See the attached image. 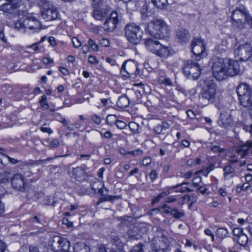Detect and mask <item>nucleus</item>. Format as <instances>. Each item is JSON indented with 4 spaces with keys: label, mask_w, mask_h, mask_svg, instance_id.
<instances>
[{
    "label": "nucleus",
    "mask_w": 252,
    "mask_h": 252,
    "mask_svg": "<svg viewBox=\"0 0 252 252\" xmlns=\"http://www.w3.org/2000/svg\"><path fill=\"white\" fill-rule=\"evenodd\" d=\"M252 155V142H247L246 144L239 146L234 155L231 156L227 164L222 167L223 177L225 180H228L235 177H238L239 172L236 164L239 163L240 166L246 164L245 161L240 162L241 159L247 158Z\"/></svg>",
    "instance_id": "obj_1"
},
{
    "label": "nucleus",
    "mask_w": 252,
    "mask_h": 252,
    "mask_svg": "<svg viewBox=\"0 0 252 252\" xmlns=\"http://www.w3.org/2000/svg\"><path fill=\"white\" fill-rule=\"evenodd\" d=\"M149 34L154 38L145 40V45L147 50L156 54L160 47V43L157 39H164L169 34L168 26L162 20H157L149 23L147 26Z\"/></svg>",
    "instance_id": "obj_2"
},
{
    "label": "nucleus",
    "mask_w": 252,
    "mask_h": 252,
    "mask_svg": "<svg viewBox=\"0 0 252 252\" xmlns=\"http://www.w3.org/2000/svg\"><path fill=\"white\" fill-rule=\"evenodd\" d=\"M41 23L34 17L30 16L22 17L15 23V28L25 32L28 30L32 32H38L42 29Z\"/></svg>",
    "instance_id": "obj_3"
},
{
    "label": "nucleus",
    "mask_w": 252,
    "mask_h": 252,
    "mask_svg": "<svg viewBox=\"0 0 252 252\" xmlns=\"http://www.w3.org/2000/svg\"><path fill=\"white\" fill-rule=\"evenodd\" d=\"M248 13L249 10L244 6L237 8L232 12V23L239 30H243L246 28V17Z\"/></svg>",
    "instance_id": "obj_4"
},
{
    "label": "nucleus",
    "mask_w": 252,
    "mask_h": 252,
    "mask_svg": "<svg viewBox=\"0 0 252 252\" xmlns=\"http://www.w3.org/2000/svg\"><path fill=\"white\" fill-rule=\"evenodd\" d=\"M125 35L128 41L136 44L142 38L143 32L138 25L131 23L127 24L125 28Z\"/></svg>",
    "instance_id": "obj_5"
},
{
    "label": "nucleus",
    "mask_w": 252,
    "mask_h": 252,
    "mask_svg": "<svg viewBox=\"0 0 252 252\" xmlns=\"http://www.w3.org/2000/svg\"><path fill=\"white\" fill-rule=\"evenodd\" d=\"M212 69L214 77L219 81L225 79V66L226 62L224 63L223 59L219 57H214L212 59Z\"/></svg>",
    "instance_id": "obj_6"
},
{
    "label": "nucleus",
    "mask_w": 252,
    "mask_h": 252,
    "mask_svg": "<svg viewBox=\"0 0 252 252\" xmlns=\"http://www.w3.org/2000/svg\"><path fill=\"white\" fill-rule=\"evenodd\" d=\"M202 82L204 86L201 93L202 98L206 99L209 101H214L216 97V84L212 80H204L200 81L201 84Z\"/></svg>",
    "instance_id": "obj_7"
},
{
    "label": "nucleus",
    "mask_w": 252,
    "mask_h": 252,
    "mask_svg": "<svg viewBox=\"0 0 252 252\" xmlns=\"http://www.w3.org/2000/svg\"><path fill=\"white\" fill-rule=\"evenodd\" d=\"M200 67L199 64L191 60H188L184 62L183 72L189 79L196 80L200 74Z\"/></svg>",
    "instance_id": "obj_8"
},
{
    "label": "nucleus",
    "mask_w": 252,
    "mask_h": 252,
    "mask_svg": "<svg viewBox=\"0 0 252 252\" xmlns=\"http://www.w3.org/2000/svg\"><path fill=\"white\" fill-rule=\"evenodd\" d=\"M234 53L241 61H252V46L249 43L240 44L234 50Z\"/></svg>",
    "instance_id": "obj_9"
},
{
    "label": "nucleus",
    "mask_w": 252,
    "mask_h": 252,
    "mask_svg": "<svg viewBox=\"0 0 252 252\" xmlns=\"http://www.w3.org/2000/svg\"><path fill=\"white\" fill-rule=\"evenodd\" d=\"M191 49L197 61H199L207 56L203 39L194 38L192 40Z\"/></svg>",
    "instance_id": "obj_10"
},
{
    "label": "nucleus",
    "mask_w": 252,
    "mask_h": 252,
    "mask_svg": "<svg viewBox=\"0 0 252 252\" xmlns=\"http://www.w3.org/2000/svg\"><path fill=\"white\" fill-rule=\"evenodd\" d=\"M52 246L57 251L69 252L70 245L69 242L66 239L55 236L52 239Z\"/></svg>",
    "instance_id": "obj_11"
},
{
    "label": "nucleus",
    "mask_w": 252,
    "mask_h": 252,
    "mask_svg": "<svg viewBox=\"0 0 252 252\" xmlns=\"http://www.w3.org/2000/svg\"><path fill=\"white\" fill-rule=\"evenodd\" d=\"M225 78L227 76H234L240 72V65L237 61L231 59L226 60L225 66Z\"/></svg>",
    "instance_id": "obj_12"
},
{
    "label": "nucleus",
    "mask_w": 252,
    "mask_h": 252,
    "mask_svg": "<svg viewBox=\"0 0 252 252\" xmlns=\"http://www.w3.org/2000/svg\"><path fill=\"white\" fill-rule=\"evenodd\" d=\"M119 21V16L117 11L111 12L109 17L105 21L103 24V29L107 32H111L116 28Z\"/></svg>",
    "instance_id": "obj_13"
},
{
    "label": "nucleus",
    "mask_w": 252,
    "mask_h": 252,
    "mask_svg": "<svg viewBox=\"0 0 252 252\" xmlns=\"http://www.w3.org/2000/svg\"><path fill=\"white\" fill-rule=\"evenodd\" d=\"M232 118L229 112L223 111L220 113L218 123L219 125L224 128H228L232 124Z\"/></svg>",
    "instance_id": "obj_14"
},
{
    "label": "nucleus",
    "mask_w": 252,
    "mask_h": 252,
    "mask_svg": "<svg viewBox=\"0 0 252 252\" xmlns=\"http://www.w3.org/2000/svg\"><path fill=\"white\" fill-rule=\"evenodd\" d=\"M70 174L72 178L80 182L84 181L88 177L85 167L82 166L73 168Z\"/></svg>",
    "instance_id": "obj_15"
},
{
    "label": "nucleus",
    "mask_w": 252,
    "mask_h": 252,
    "mask_svg": "<svg viewBox=\"0 0 252 252\" xmlns=\"http://www.w3.org/2000/svg\"><path fill=\"white\" fill-rule=\"evenodd\" d=\"M59 11L57 8L53 5L50 7L42 9L41 11V16L47 21H52L58 18Z\"/></svg>",
    "instance_id": "obj_16"
},
{
    "label": "nucleus",
    "mask_w": 252,
    "mask_h": 252,
    "mask_svg": "<svg viewBox=\"0 0 252 252\" xmlns=\"http://www.w3.org/2000/svg\"><path fill=\"white\" fill-rule=\"evenodd\" d=\"M137 67L136 64L133 62L130 61H125L121 68V73L124 76L128 77L130 74H132L134 72L135 69Z\"/></svg>",
    "instance_id": "obj_17"
},
{
    "label": "nucleus",
    "mask_w": 252,
    "mask_h": 252,
    "mask_svg": "<svg viewBox=\"0 0 252 252\" xmlns=\"http://www.w3.org/2000/svg\"><path fill=\"white\" fill-rule=\"evenodd\" d=\"M11 182L14 189L20 191L24 190L25 182L22 174H16L14 175L11 178Z\"/></svg>",
    "instance_id": "obj_18"
},
{
    "label": "nucleus",
    "mask_w": 252,
    "mask_h": 252,
    "mask_svg": "<svg viewBox=\"0 0 252 252\" xmlns=\"http://www.w3.org/2000/svg\"><path fill=\"white\" fill-rule=\"evenodd\" d=\"M143 92V84H136L135 85L132 95V99L135 103H139L142 101V97Z\"/></svg>",
    "instance_id": "obj_19"
},
{
    "label": "nucleus",
    "mask_w": 252,
    "mask_h": 252,
    "mask_svg": "<svg viewBox=\"0 0 252 252\" xmlns=\"http://www.w3.org/2000/svg\"><path fill=\"white\" fill-rule=\"evenodd\" d=\"M238 97L245 96H252V91L250 86L247 83L240 84L237 88Z\"/></svg>",
    "instance_id": "obj_20"
},
{
    "label": "nucleus",
    "mask_w": 252,
    "mask_h": 252,
    "mask_svg": "<svg viewBox=\"0 0 252 252\" xmlns=\"http://www.w3.org/2000/svg\"><path fill=\"white\" fill-rule=\"evenodd\" d=\"M98 193L101 195L103 197H100L98 200L97 202V204L104 201H112L114 199L118 198L117 196L108 195V190L106 188L104 187L103 185Z\"/></svg>",
    "instance_id": "obj_21"
},
{
    "label": "nucleus",
    "mask_w": 252,
    "mask_h": 252,
    "mask_svg": "<svg viewBox=\"0 0 252 252\" xmlns=\"http://www.w3.org/2000/svg\"><path fill=\"white\" fill-rule=\"evenodd\" d=\"M107 14V10L105 8H102L99 6L95 7L93 12L94 17L97 20H102Z\"/></svg>",
    "instance_id": "obj_22"
},
{
    "label": "nucleus",
    "mask_w": 252,
    "mask_h": 252,
    "mask_svg": "<svg viewBox=\"0 0 252 252\" xmlns=\"http://www.w3.org/2000/svg\"><path fill=\"white\" fill-rule=\"evenodd\" d=\"M170 124L167 122H162L161 124L158 125L154 128V132L157 134H165V131L169 128Z\"/></svg>",
    "instance_id": "obj_23"
},
{
    "label": "nucleus",
    "mask_w": 252,
    "mask_h": 252,
    "mask_svg": "<svg viewBox=\"0 0 252 252\" xmlns=\"http://www.w3.org/2000/svg\"><path fill=\"white\" fill-rule=\"evenodd\" d=\"M158 82L159 84L165 86H172L173 83L171 80L168 78L164 72H160L157 77Z\"/></svg>",
    "instance_id": "obj_24"
},
{
    "label": "nucleus",
    "mask_w": 252,
    "mask_h": 252,
    "mask_svg": "<svg viewBox=\"0 0 252 252\" xmlns=\"http://www.w3.org/2000/svg\"><path fill=\"white\" fill-rule=\"evenodd\" d=\"M176 36L179 41L181 42H188L190 37L189 31L184 29H182L177 32Z\"/></svg>",
    "instance_id": "obj_25"
},
{
    "label": "nucleus",
    "mask_w": 252,
    "mask_h": 252,
    "mask_svg": "<svg viewBox=\"0 0 252 252\" xmlns=\"http://www.w3.org/2000/svg\"><path fill=\"white\" fill-rule=\"evenodd\" d=\"M171 54V50L168 47L160 43V47L158 50L156 55L160 57L167 58Z\"/></svg>",
    "instance_id": "obj_26"
},
{
    "label": "nucleus",
    "mask_w": 252,
    "mask_h": 252,
    "mask_svg": "<svg viewBox=\"0 0 252 252\" xmlns=\"http://www.w3.org/2000/svg\"><path fill=\"white\" fill-rule=\"evenodd\" d=\"M238 98L240 104L244 107L250 109V107L252 106V96H241Z\"/></svg>",
    "instance_id": "obj_27"
},
{
    "label": "nucleus",
    "mask_w": 252,
    "mask_h": 252,
    "mask_svg": "<svg viewBox=\"0 0 252 252\" xmlns=\"http://www.w3.org/2000/svg\"><path fill=\"white\" fill-rule=\"evenodd\" d=\"M129 104L128 98L126 95L121 96L117 102V106L121 108L127 107Z\"/></svg>",
    "instance_id": "obj_28"
},
{
    "label": "nucleus",
    "mask_w": 252,
    "mask_h": 252,
    "mask_svg": "<svg viewBox=\"0 0 252 252\" xmlns=\"http://www.w3.org/2000/svg\"><path fill=\"white\" fill-rule=\"evenodd\" d=\"M130 130L134 134H138L142 131V127L135 122H130L128 124Z\"/></svg>",
    "instance_id": "obj_29"
},
{
    "label": "nucleus",
    "mask_w": 252,
    "mask_h": 252,
    "mask_svg": "<svg viewBox=\"0 0 252 252\" xmlns=\"http://www.w3.org/2000/svg\"><path fill=\"white\" fill-rule=\"evenodd\" d=\"M118 117L115 115L109 114L106 118V123L109 126H115L117 122Z\"/></svg>",
    "instance_id": "obj_30"
},
{
    "label": "nucleus",
    "mask_w": 252,
    "mask_h": 252,
    "mask_svg": "<svg viewBox=\"0 0 252 252\" xmlns=\"http://www.w3.org/2000/svg\"><path fill=\"white\" fill-rule=\"evenodd\" d=\"M152 3L158 9H163L167 5V0H151Z\"/></svg>",
    "instance_id": "obj_31"
},
{
    "label": "nucleus",
    "mask_w": 252,
    "mask_h": 252,
    "mask_svg": "<svg viewBox=\"0 0 252 252\" xmlns=\"http://www.w3.org/2000/svg\"><path fill=\"white\" fill-rule=\"evenodd\" d=\"M41 107L43 110L49 109V104L47 102V98L45 94H43L41 96V99L39 101Z\"/></svg>",
    "instance_id": "obj_32"
},
{
    "label": "nucleus",
    "mask_w": 252,
    "mask_h": 252,
    "mask_svg": "<svg viewBox=\"0 0 252 252\" xmlns=\"http://www.w3.org/2000/svg\"><path fill=\"white\" fill-rule=\"evenodd\" d=\"M237 241L239 245L242 246H245L247 244L248 238L246 234L243 233L237 237Z\"/></svg>",
    "instance_id": "obj_33"
},
{
    "label": "nucleus",
    "mask_w": 252,
    "mask_h": 252,
    "mask_svg": "<svg viewBox=\"0 0 252 252\" xmlns=\"http://www.w3.org/2000/svg\"><path fill=\"white\" fill-rule=\"evenodd\" d=\"M216 234L220 239H223L227 236L228 231L226 228H220L217 230Z\"/></svg>",
    "instance_id": "obj_34"
},
{
    "label": "nucleus",
    "mask_w": 252,
    "mask_h": 252,
    "mask_svg": "<svg viewBox=\"0 0 252 252\" xmlns=\"http://www.w3.org/2000/svg\"><path fill=\"white\" fill-rule=\"evenodd\" d=\"M162 241H163L164 244L162 246V248L160 249H155V252H166V249H167V247H168V244H169V240L168 239L164 237H162Z\"/></svg>",
    "instance_id": "obj_35"
},
{
    "label": "nucleus",
    "mask_w": 252,
    "mask_h": 252,
    "mask_svg": "<svg viewBox=\"0 0 252 252\" xmlns=\"http://www.w3.org/2000/svg\"><path fill=\"white\" fill-rule=\"evenodd\" d=\"M91 186L95 193H98L103 187V184L100 182H93Z\"/></svg>",
    "instance_id": "obj_36"
},
{
    "label": "nucleus",
    "mask_w": 252,
    "mask_h": 252,
    "mask_svg": "<svg viewBox=\"0 0 252 252\" xmlns=\"http://www.w3.org/2000/svg\"><path fill=\"white\" fill-rule=\"evenodd\" d=\"M37 3L43 7V9L47 8L52 5L50 0H37Z\"/></svg>",
    "instance_id": "obj_37"
},
{
    "label": "nucleus",
    "mask_w": 252,
    "mask_h": 252,
    "mask_svg": "<svg viewBox=\"0 0 252 252\" xmlns=\"http://www.w3.org/2000/svg\"><path fill=\"white\" fill-rule=\"evenodd\" d=\"M169 194L170 192L169 191H165L161 192L153 199L152 203H156L158 202L161 198L165 197Z\"/></svg>",
    "instance_id": "obj_38"
},
{
    "label": "nucleus",
    "mask_w": 252,
    "mask_h": 252,
    "mask_svg": "<svg viewBox=\"0 0 252 252\" xmlns=\"http://www.w3.org/2000/svg\"><path fill=\"white\" fill-rule=\"evenodd\" d=\"M73 250L74 252H88V248L84 245L77 244Z\"/></svg>",
    "instance_id": "obj_39"
},
{
    "label": "nucleus",
    "mask_w": 252,
    "mask_h": 252,
    "mask_svg": "<svg viewBox=\"0 0 252 252\" xmlns=\"http://www.w3.org/2000/svg\"><path fill=\"white\" fill-rule=\"evenodd\" d=\"M58 201L54 197L50 196L45 201V204L48 205H51L54 207Z\"/></svg>",
    "instance_id": "obj_40"
},
{
    "label": "nucleus",
    "mask_w": 252,
    "mask_h": 252,
    "mask_svg": "<svg viewBox=\"0 0 252 252\" xmlns=\"http://www.w3.org/2000/svg\"><path fill=\"white\" fill-rule=\"evenodd\" d=\"M100 135V137L101 138H106V139H111L113 134L110 131H107L105 133H103L101 131H98Z\"/></svg>",
    "instance_id": "obj_41"
},
{
    "label": "nucleus",
    "mask_w": 252,
    "mask_h": 252,
    "mask_svg": "<svg viewBox=\"0 0 252 252\" xmlns=\"http://www.w3.org/2000/svg\"><path fill=\"white\" fill-rule=\"evenodd\" d=\"M171 215H173L174 218L179 219L184 216V213L182 212L179 211L177 209L174 208L172 209Z\"/></svg>",
    "instance_id": "obj_42"
},
{
    "label": "nucleus",
    "mask_w": 252,
    "mask_h": 252,
    "mask_svg": "<svg viewBox=\"0 0 252 252\" xmlns=\"http://www.w3.org/2000/svg\"><path fill=\"white\" fill-rule=\"evenodd\" d=\"M143 153V151L139 149L128 152L129 156L131 157H137L142 155Z\"/></svg>",
    "instance_id": "obj_43"
},
{
    "label": "nucleus",
    "mask_w": 252,
    "mask_h": 252,
    "mask_svg": "<svg viewBox=\"0 0 252 252\" xmlns=\"http://www.w3.org/2000/svg\"><path fill=\"white\" fill-rule=\"evenodd\" d=\"M88 44L94 51H97L98 50L99 47L98 45L93 39H90L89 40Z\"/></svg>",
    "instance_id": "obj_44"
},
{
    "label": "nucleus",
    "mask_w": 252,
    "mask_h": 252,
    "mask_svg": "<svg viewBox=\"0 0 252 252\" xmlns=\"http://www.w3.org/2000/svg\"><path fill=\"white\" fill-rule=\"evenodd\" d=\"M201 182L202 178L197 175H196V176L192 179V185L194 187H198Z\"/></svg>",
    "instance_id": "obj_45"
},
{
    "label": "nucleus",
    "mask_w": 252,
    "mask_h": 252,
    "mask_svg": "<svg viewBox=\"0 0 252 252\" xmlns=\"http://www.w3.org/2000/svg\"><path fill=\"white\" fill-rule=\"evenodd\" d=\"M115 125L118 128L120 129H123L126 126V124L124 121L119 120V119Z\"/></svg>",
    "instance_id": "obj_46"
},
{
    "label": "nucleus",
    "mask_w": 252,
    "mask_h": 252,
    "mask_svg": "<svg viewBox=\"0 0 252 252\" xmlns=\"http://www.w3.org/2000/svg\"><path fill=\"white\" fill-rule=\"evenodd\" d=\"M112 243L116 247H119L120 248L123 245L121 240H120V238L117 236L115 237L112 239Z\"/></svg>",
    "instance_id": "obj_47"
},
{
    "label": "nucleus",
    "mask_w": 252,
    "mask_h": 252,
    "mask_svg": "<svg viewBox=\"0 0 252 252\" xmlns=\"http://www.w3.org/2000/svg\"><path fill=\"white\" fill-rule=\"evenodd\" d=\"M149 177L152 182H153L158 177V173L157 171L155 169L152 170L149 174Z\"/></svg>",
    "instance_id": "obj_48"
},
{
    "label": "nucleus",
    "mask_w": 252,
    "mask_h": 252,
    "mask_svg": "<svg viewBox=\"0 0 252 252\" xmlns=\"http://www.w3.org/2000/svg\"><path fill=\"white\" fill-rule=\"evenodd\" d=\"M208 189L206 185L199 186L197 189V190L199 191L202 194H208L209 192L208 191Z\"/></svg>",
    "instance_id": "obj_49"
},
{
    "label": "nucleus",
    "mask_w": 252,
    "mask_h": 252,
    "mask_svg": "<svg viewBox=\"0 0 252 252\" xmlns=\"http://www.w3.org/2000/svg\"><path fill=\"white\" fill-rule=\"evenodd\" d=\"M91 120L96 125H99L101 123V118L100 116L94 114L91 116Z\"/></svg>",
    "instance_id": "obj_50"
},
{
    "label": "nucleus",
    "mask_w": 252,
    "mask_h": 252,
    "mask_svg": "<svg viewBox=\"0 0 252 252\" xmlns=\"http://www.w3.org/2000/svg\"><path fill=\"white\" fill-rule=\"evenodd\" d=\"M170 168L171 167L170 165L167 164L164 165L163 166V170L161 176H163L164 178L166 177L168 171L170 169Z\"/></svg>",
    "instance_id": "obj_51"
},
{
    "label": "nucleus",
    "mask_w": 252,
    "mask_h": 252,
    "mask_svg": "<svg viewBox=\"0 0 252 252\" xmlns=\"http://www.w3.org/2000/svg\"><path fill=\"white\" fill-rule=\"evenodd\" d=\"M5 150L3 149L0 148V164L4 166L6 164V161H4L3 159L6 155L2 153Z\"/></svg>",
    "instance_id": "obj_52"
},
{
    "label": "nucleus",
    "mask_w": 252,
    "mask_h": 252,
    "mask_svg": "<svg viewBox=\"0 0 252 252\" xmlns=\"http://www.w3.org/2000/svg\"><path fill=\"white\" fill-rule=\"evenodd\" d=\"M152 159L150 157H145L142 160L141 163L144 166H147L151 163Z\"/></svg>",
    "instance_id": "obj_53"
},
{
    "label": "nucleus",
    "mask_w": 252,
    "mask_h": 252,
    "mask_svg": "<svg viewBox=\"0 0 252 252\" xmlns=\"http://www.w3.org/2000/svg\"><path fill=\"white\" fill-rule=\"evenodd\" d=\"M143 245L141 244L134 246L131 252H144Z\"/></svg>",
    "instance_id": "obj_54"
},
{
    "label": "nucleus",
    "mask_w": 252,
    "mask_h": 252,
    "mask_svg": "<svg viewBox=\"0 0 252 252\" xmlns=\"http://www.w3.org/2000/svg\"><path fill=\"white\" fill-rule=\"evenodd\" d=\"M72 42L74 47L76 48L80 47L81 45V42L77 37H73L72 38Z\"/></svg>",
    "instance_id": "obj_55"
},
{
    "label": "nucleus",
    "mask_w": 252,
    "mask_h": 252,
    "mask_svg": "<svg viewBox=\"0 0 252 252\" xmlns=\"http://www.w3.org/2000/svg\"><path fill=\"white\" fill-rule=\"evenodd\" d=\"M210 150L215 153H221L223 151V149H220L219 146L217 145H211L210 147Z\"/></svg>",
    "instance_id": "obj_56"
},
{
    "label": "nucleus",
    "mask_w": 252,
    "mask_h": 252,
    "mask_svg": "<svg viewBox=\"0 0 252 252\" xmlns=\"http://www.w3.org/2000/svg\"><path fill=\"white\" fill-rule=\"evenodd\" d=\"M4 161H6V163L7 161H8L9 162L11 163L12 164H16L19 162L18 160L17 159L13 158H10L8 156L6 155L5 157H4Z\"/></svg>",
    "instance_id": "obj_57"
},
{
    "label": "nucleus",
    "mask_w": 252,
    "mask_h": 252,
    "mask_svg": "<svg viewBox=\"0 0 252 252\" xmlns=\"http://www.w3.org/2000/svg\"><path fill=\"white\" fill-rule=\"evenodd\" d=\"M89 63L92 64H96L98 63V61L96 58L94 56H90L88 58Z\"/></svg>",
    "instance_id": "obj_58"
},
{
    "label": "nucleus",
    "mask_w": 252,
    "mask_h": 252,
    "mask_svg": "<svg viewBox=\"0 0 252 252\" xmlns=\"http://www.w3.org/2000/svg\"><path fill=\"white\" fill-rule=\"evenodd\" d=\"M233 233L235 236L238 237L243 233V229L239 227L235 228L233 230Z\"/></svg>",
    "instance_id": "obj_59"
},
{
    "label": "nucleus",
    "mask_w": 252,
    "mask_h": 252,
    "mask_svg": "<svg viewBox=\"0 0 252 252\" xmlns=\"http://www.w3.org/2000/svg\"><path fill=\"white\" fill-rule=\"evenodd\" d=\"M161 208L163 209V211L165 214H171L172 213V209L166 204H164L162 206Z\"/></svg>",
    "instance_id": "obj_60"
},
{
    "label": "nucleus",
    "mask_w": 252,
    "mask_h": 252,
    "mask_svg": "<svg viewBox=\"0 0 252 252\" xmlns=\"http://www.w3.org/2000/svg\"><path fill=\"white\" fill-rule=\"evenodd\" d=\"M60 145V141L58 139H54L50 143V146L53 148H57Z\"/></svg>",
    "instance_id": "obj_61"
},
{
    "label": "nucleus",
    "mask_w": 252,
    "mask_h": 252,
    "mask_svg": "<svg viewBox=\"0 0 252 252\" xmlns=\"http://www.w3.org/2000/svg\"><path fill=\"white\" fill-rule=\"evenodd\" d=\"M177 191H179L180 192H185L186 191H188L189 192H191L193 191V189H191L187 187H180L178 188H177Z\"/></svg>",
    "instance_id": "obj_62"
},
{
    "label": "nucleus",
    "mask_w": 252,
    "mask_h": 252,
    "mask_svg": "<svg viewBox=\"0 0 252 252\" xmlns=\"http://www.w3.org/2000/svg\"><path fill=\"white\" fill-rule=\"evenodd\" d=\"M80 126V125L78 123L72 124L70 126H67V129L68 130L72 131L74 130L75 128H79Z\"/></svg>",
    "instance_id": "obj_63"
},
{
    "label": "nucleus",
    "mask_w": 252,
    "mask_h": 252,
    "mask_svg": "<svg viewBox=\"0 0 252 252\" xmlns=\"http://www.w3.org/2000/svg\"><path fill=\"white\" fill-rule=\"evenodd\" d=\"M42 61L44 63L46 64H49L54 63L53 59L50 57H44L43 58Z\"/></svg>",
    "instance_id": "obj_64"
}]
</instances>
